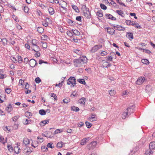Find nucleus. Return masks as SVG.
<instances>
[{
	"mask_svg": "<svg viewBox=\"0 0 155 155\" xmlns=\"http://www.w3.org/2000/svg\"><path fill=\"white\" fill-rule=\"evenodd\" d=\"M125 23L127 25H132V21L130 20H126Z\"/></svg>",
	"mask_w": 155,
	"mask_h": 155,
	"instance_id": "a18cd8bd",
	"label": "nucleus"
},
{
	"mask_svg": "<svg viewBox=\"0 0 155 155\" xmlns=\"http://www.w3.org/2000/svg\"><path fill=\"white\" fill-rule=\"evenodd\" d=\"M41 150L44 152H46L48 150V148L47 147L45 146H42L41 147Z\"/></svg>",
	"mask_w": 155,
	"mask_h": 155,
	"instance_id": "603ef678",
	"label": "nucleus"
},
{
	"mask_svg": "<svg viewBox=\"0 0 155 155\" xmlns=\"http://www.w3.org/2000/svg\"><path fill=\"white\" fill-rule=\"evenodd\" d=\"M12 18L16 22H18L19 20L18 19L17 17L15 15H12Z\"/></svg>",
	"mask_w": 155,
	"mask_h": 155,
	"instance_id": "de8ad7c7",
	"label": "nucleus"
},
{
	"mask_svg": "<svg viewBox=\"0 0 155 155\" xmlns=\"http://www.w3.org/2000/svg\"><path fill=\"white\" fill-rule=\"evenodd\" d=\"M53 143H52L51 142L47 144V146L48 147H50L51 148H54V146L53 145Z\"/></svg>",
	"mask_w": 155,
	"mask_h": 155,
	"instance_id": "58836bf2",
	"label": "nucleus"
},
{
	"mask_svg": "<svg viewBox=\"0 0 155 155\" xmlns=\"http://www.w3.org/2000/svg\"><path fill=\"white\" fill-rule=\"evenodd\" d=\"M142 62L144 64H148L149 62L148 60L147 59H143L141 60Z\"/></svg>",
	"mask_w": 155,
	"mask_h": 155,
	"instance_id": "7c9ffc66",
	"label": "nucleus"
},
{
	"mask_svg": "<svg viewBox=\"0 0 155 155\" xmlns=\"http://www.w3.org/2000/svg\"><path fill=\"white\" fill-rule=\"evenodd\" d=\"M37 30L38 32L40 33H42L44 32V29L41 27H38Z\"/></svg>",
	"mask_w": 155,
	"mask_h": 155,
	"instance_id": "a878e982",
	"label": "nucleus"
},
{
	"mask_svg": "<svg viewBox=\"0 0 155 155\" xmlns=\"http://www.w3.org/2000/svg\"><path fill=\"white\" fill-rule=\"evenodd\" d=\"M8 150L10 152H12V151H13V148H12V147L11 146V145L8 146Z\"/></svg>",
	"mask_w": 155,
	"mask_h": 155,
	"instance_id": "e2e57ef3",
	"label": "nucleus"
},
{
	"mask_svg": "<svg viewBox=\"0 0 155 155\" xmlns=\"http://www.w3.org/2000/svg\"><path fill=\"white\" fill-rule=\"evenodd\" d=\"M107 31L109 34L113 35L115 33V30L113 28H107Z\"/></svg>",
	"mask_w": 155,
	"mask_h": 155,
	"instance_id": "9d476101",
	"label": "nucleus"
},
{
	"mask_svg": "<svg viewBox=\"0 0 155 155\" xmlns=\"http://www.w3.org/2000/svg\"><path fill=\"white\" fill-rule=\"evenodd\" d=\"M82 9H83V12L86 11H88V10H89V9L88 8H87L86 6L84 5H82Z\"/></svg>",
	"mask_w": 155,
	"mask_h": 155,
	"instance_id": "c9c22d12",
	"label": "nucleus"
},
{
	"mask_svg": "<svg viewBox=\"0 0 155 155\" xmlns=\"http://www.w3.org/2000/svg\"><path fill=\"white\" fill-rule=\"evenodd\" d=\"M0 141L1 143L3 144H4L5 143V141L4 140V139L3 138V137L2 136H1L0 137Z\"/></svg>",
	"mask_w": 155,
	"mask_h": 155,
	"instance_id": "6e6d98bb",
	"label": "nucleus"
},
{
	"mask_svg": "<svg viewBox=\"0 0 155 155\" xmlns=\"http://www.w3.org/2000/svg\"><path fill=\"white\" fill-rule=\"evenodd\" d=\"M127 37L128 38L130 39V38H131V40L134 38V36L133 34L132 33L127 32Z\"/></svg>",
	"mask_w": 155,
	"mask_h": 155,
	"instance_id": "6ab92c4d",
	"label": "nucleus"
},
{
	"mask_svg": "<svg viewBox=\"0 0 155 155\" xmlns=\"http://www.w3.org/2000/svg\"><path fill=\"white\" fill-rule=\"evenodd\" d=\"M90 139L89 137L84 138L81 140V144L82 145H84L87 142L89 139Z\"/></svg>",
	"mask_w": 155,
	"mask_h": 155,
	"instance_id": "f8f14e48",
	"label": "nucleus"
},
{
	"mask_svg": "<svg viewBox=\"0 0 155 155\" xmlns=\"http://www.w3.org/2000/svg\"><path fill=\"white\" fill-rule=\"evenodd\" d=\"M100 6L102 9L105 10L107 9V7L106 6L103 4L101 3L100 4Z\"/></svg>",
	"mask_w": 155,
	"mask_h": 155,
	"instance_id": "37998d69",
	"label": "nucleus"
},
{
	"mask_svg": "<svg viewBox=\"0 0 155 155\" xmlns=\"http://www.w3.org/2000/svg\"><path fill=\"white\" fill-rule=\"evenodd\" d=\"M76 79L74 77H71L67 80V84L71 85V87H73L76 84Z\"/></svg>",
	"mask_w": 155,
	"mask_h": 155,
	"instance_id": "f03ea898",
	"label": "nucleus"
},
{
	"mask_svg": "<svg viewBox=\"0 0 155 155\" xmlns=\"http://www.w3.org/2000/svg\"><path fill=\"white\" fill-rule=\"evenodd\" d=\"M19 118V117L17 116H15L14 117L12 118V120L14 122H15Z\"/></svg>",
	"mask_w": 155,
	"mask_h": 155,
	"instance_id": "13d9d810",
	"label": "nucleus"
},
{
	"mask_svg": "<svg viewBox=\"0 0 155 155\" xmlns=\"http://www.w3.org/2000/svg\"><path fill=\"white\" fill-rule=\"evenodd\" d=\"M18 62L21 63L22 61V58L21 56H18Z\"/></svg>",
	"mask_w": 155,
	"mask_h": 155,
	"instance_id": "69168bd1",
	"label": "nucleus"
},
{
	"mask_svg": "<svg viewBox=\"0 0 155 155\" xmlns=\"http://www.w3.org/2000/svg\"><path fill=\"white\" fill-rule=\"evenodd\" d=\"M78 81L80 83L83 84H85L86 83L85 81V80L84 79H78Z\"/></svg>",
	"mask_w": 155,
	"mask_h": 155,
	"instance_id": "c756f323",
	"label": "nucleus"
},
{
	"mask_svg": "<svg viewBox=\"0 0 155 155\" xmlns=\"http://www.w3.org/2000/svg\"><path fill=\"white\" fill-rule=\"evenodd\" d=\"M84 16L88 19H90L91 17V13L89 10L84 11L83 12Z\"/></svg>",
	"mask_w": 155,
	"mask_h": 155,
	"instance_id": "0eeeda50",
	"label": "nucleus"
},
{
	"mask_svg": "<svg viewBox=\"0 0 155 155\" xmlns=\"http://www.w3.org/2000/svg\"><path fill=\"white\" fill-rule=\"evenodd\" d=\"M128 112L129 111L127 110L126 111H125L122 114V119H125L127 116H129L128 114L129 113Z\"/></svg>",
	"mask_w": 155,
	"mask_h": 155,
	"instance_id": "2eb2a0df",
	"label": "nucleus"
},
{
	"mask_svg": "<svg viewBox=\"0 0 155 155\" xmlns=\"http://www.w3.org/2000/svg\"><path fill=\"white\" fill-rule=\"evenodd\" d=\"M145 80V78L144 77H140L137 80L136 84L140 85L143 83Z\"/></svg>",
	"mask_w": 155,
	"mask_h": 155,
	"instance_id": "423d86ee",
	"label": "nucleus"
},
{
	"mask_svg": "<svg viewBox=\"0 0 155 155\" xmlns=\"http://www.w3.org/2000/svg\"><path fill=\"white\" fill-rule=\"evenodd\" d=\"M132 25L137 28L140 29L141 28V27L139 25V24L135 21L134 22V21H132Z\"/></svg>",
	"mask_w": 155,
	"mask_h": 155,
	"instance_id": "ddd939ff",
	"label": "nucleus"
},
{
	"mask_svg": "<svg viewBox=\"0 0 155 155\" xmlns=\"http://www.w3.org/2000/svg\"><path fill=\"white\" fill-rule=\"evenodd\" d=\"M97 15L99 17H101L103 16V14L101 12H97Z\"/></svg>",
	"mask_w": 155,
	"mask_h": 155,
	"instance_id": "680f3d73",
	"label": "nucleus"
},
{
	"mask_svg": "<svg viewBox=\"0 0 155 155\" xmlns=\"http://www.w3.org/2000/svg\"><path fill=\"white\" fill-rule=\"evenodd\" d=\"M48 12L51 15H52L54 14V12L53 8L49 7L48 9Z\"/></svg>",
	"mask_w": 155,
	"mask_h": 155,
	"instance_id": "4be33fe9",
	"label": "nucleus"
},
{
	"mask_svg": "<svg viewBox=\"0 0 155 155\" xmlns=\"http://www.w3.org/2000/svg\"><path fill=\"white\" fill-rule=\"evenodd\" d=\"M111 65V64L109 63L108 62L104 61L103 64V66L104 67L108 68L110 67Z\"/></svg>",
	"mask_w": 155,
	"mask_h": 155,
	"instance_id": "f3484780",
	"label": "nucleus"
},
{
	"mask_svg": "<svg viewBox=\"0 0 155 155\" xmlns=\"http://www.w3.org/2000/svg\"><path fill=\"white\" fill-rule=\"evenodd\" d=\"M35 81L36 83H39L41 81V80L39 77H37L35 79Z\"/></svg>",
	"mask_w": 155,
	"mask_h": 155,
	"instance_id": "3c124183",
	"label": "nucleus"
},
{
	"mask_svg": "<svg viewBox=\"0 0 155 155\" xmlns=\"http://www.w3.org/2000/svg\"><path fill=\"white\" fill-rule=\"evenodd\" d=\"M42 43V47L45 48H46L47 47V44L46 42L41 41V42Z\"/></svg>",
	"mask_w": 155,
	"mask_h": 155,
	"instance_id": "c03bdc74",
	"label": "nucleus"
},
{
	"mask_svg": "<svg viewBox=\"0 0 155 155\" xmlns=\"http://www.w3.org/2000/svg\"><path fill=\"white\" fill-rule=\"evenodd\" d=\"M72 31H73V35H79L80 34V32L77 30H72Z\"/></svg>",
	"mask_w": 155,
	"mask_h": 155,
	"instance_id": "cd10ccee",
	"label": "nucleus"
},
{
	"mask_svg": "<svg viewBox=\"0 0 155 155\" xmlns=\"http://www.w3.org/2000/svg\"><path fill=\"white\" fill-rule=\"evenodd\" d=\"M32 49L34 51L37 52H38L40 51V49L39 48V46L37 45L33 46Z\"/></svg>",
	"mask_w": 155,
	"mask_h": 155,
	"instance_id": "dca6fc26",
	"label": "nucleus"
},
{
	"mask_svg": "<svg viewBox=\"0 0 155 155\" xmlns=\"http://www.w3.org/2000/svg\"><path fill=\"white\" fill-rule=\"evenodd\" d=\"M149 148L150 150L155 149V142H152L149 144Z\"/></svg>",
	"mask_w": 155,
	"mask_h": 155,
	"instance_id": "4468645a",
	"label": "nucleus"
},
{
	"mask_svg": "<svg viewBox=\"0 0 155 155\" xmlns=\"http://www.w3.org/2000/svg\"><path fill=\"white\" fill-rule=\"evenodd\" d=\"M39 113L42 115H44L46 114V112L44 110H40L39 111Z\"/></svg>",
	"mask_w": 155,
	"mask_h": 155,
	"instance_id": "c85d7f7f",
	"label": "nucleus"
},
{
	"mask_svg": "<svg viewBox=\"0 0 155 155\" xmlns=\"http://www.w3.org/2000/svg\"><path fill=\"white\" fill-rule=\"evenodd\" d=\"M135 105H130V106H129L127 109V110L129 111L130 109H131L132 108L133 109L135 107Z\"/></svg>",
	"mask_w": 155,
	"mask_h": 155,
	"instance_id": "052dcab7",
	"label": "nucleus"
},
{
	"mask_svg": "<svg viewBox=\"0 0 155 155\" xmlns=\"http://www.w3.org/2000/svg\"><path fill=\"white\" fill-rule=\"evenodd\" d=\"M73 52L78 55H81V51L77 49L74 50Z\"/></svg>",
	"mask_w": 155,
	"mask_h": 155,
	"instance_id": "a19ab883",
	"label": "nucleus"
},
{
	"mask_svg": "<svg viewBox=\"0 0 155 155\" xmlns=\"http://www.w3.org/2000/svg\"><path fill=\"white\" fill-rule=\"evenodd\" d=\"M102 46L101 45H97L93 47L91 50V53H94L96 52L99 49L101 48Z\"/></svg>",
	"mask_w": 155,
	"mask_h": 155,
	"instance_id": "39448f33",
	"label": "nucleus"
},
{
	"mask_svg": "<svg viewBox=\"0 0 155 155\" xmlns=\"http://www.w3.org/2000/svg\"><path fill=\"white\" fill-rule=\"evenodd\" d=\"M63 131V129H57L56 130H55L54 131V133L55 134H58V133H60Z\"/></svg>",
	"mask_w": 155,
	"mask_h": 155,
	"instance_id": "ea45409f",
	"label": "nucleus"
},
{
	"mask_svg": "<svg viewBox=\"0 0 155 155\" xmlns=\"http://www.w3.org/2000/svg\"><path fill=\"white\" fill-rule=\"evenodd\" d=\"M42 24L43 26L45 27H47L48 26V21H42Z\"/></svg>",
	"mask_w": 155,
	"mask_h": 155,
	"instance_id": "bf43d9fd",
	"label": "nucleus"
},
{
	"mask_svg": "<svg viewBox=\"0 0 155 155\" xmlns=\"http://www.w3.org/2000/svg\"><path fill=\"white\" fill-rule=\"evenodd\" d=\"M96 115L95 114H91V115L88 119V120L91 121H94L97 120V118L95 117Z\"/></svg>",
	"mask_w": 155,
	"mask_h": 155,
	"instance_id": "1a4fd4ad",
	"label": "nucleus"
},
{
	"mask_svg": "<svg viewBox=\"0 0 155 155\" xmlns=\"http://www.w3.org/2000/svg\"><path fill=\"white\" fill-rule=\"evenodd\" d=\"M86 100L84 97H82L78 100V102L80 104H84L86 101Z\"/></svg>",
	"mask_w": 155,
	"mask_h": 155,
	"instance_id": "aec40b11",
	"label": "nucleus"
},
{
	"mask_svg": "<svg viewBox=\"0 0 155 155\" xmlns=\"http://www.w3.org/2000/svg\"><path fill=\"white\" fill-rule=\"evenodd\" d=\"M85 123L86 124V125L87 127L88 128H91L92 125V124H91L89 122H87V121H86L85 122Z\"/></svg>",
	"mask_w": 155,
	"mask_h": 155,
	"instance_id": "4c0bfd02",
	"label": "nucleus"
},
{
	"mask_svg": "<svg viewBox=\"0 0 155 155\" xmlns=\"http://www.w3.org/2000/svg\"><path fill=\"white\" fill-rule=\"evenodd\" d=\"M70 99L68 97H67L64 99L63 100V102L67 104L70 101Z\"/></svg>",
	"mask_w": 155,
	"mask_h": 155,
	"instance_id": "e433bc0d",
	"label": "nucleus"
},
{
	"mask_svg": "<svg viewBox=\"0 0 155 155\" xmlns=\"http://www.w3.org/2000/svg\"><path fill=\"white\" fill-rule=\"evenodd\" d=\"M25 154L29 155L32 152L30 148L29 147L25 148L24 150Z\"/></svg>",
	"mask_w": 155,
	"mask_h": 155,
	"instance_id": "9b49d317",
	"label": "nucleus"
},
{
	"mask_svg": "<svg viewBox=\"0 0 155 155\" xmlns=\"http://www.w3.org/2000/svg\"><path fill=\"white\" fill-rule=\"evenodd\" d=\"M12 106L10 104H9V106H8L6 108V110H7L8 111V112H9L12 110Z\"/></svg>",
	"mask_w": 155,
	"mask_h": 155,
	"instance_id": "09e8293b",
	"label": "nucleus"
},
{
	"mask_svg": "<svg viewBox=\"0 0 155 155\" xmlns=\"http://www.w3.org/2000/svg\"><path fill=\"white\" fill-rule=\"evenodd\" d=\"M51 97H53L55 100H56L57 98V96H56V94L54 93H51Z\"/></svg>",
	"mask_w": 155,
	"mask_h": 155,
	"instance_id": "4d7b16f0",
	"label": "nucleus"
},
{
	"mask_svg": "<svg viewBox=\"0 0 155 155\" xmlns=\"http://www.w3.org/2000/svg\"><path fill=\"white\" fill-rule=\"evenodd\" d=\"M23 142L25 145H27L29 144L30 141L28 139L25 138Z\"/></svg>",
	"mask_w": 155,
	"mask_h": 155,
	"instance_id": "72a5a7b5",
	"label": "nucleus"
},
{
	"mask_svg": "<svg viewBox=\"0 0 155 155\" xmlns=\"http://www.w3.org/2000/svg\"><path fill=\"white\" fill-rule=\"evenodd\" d=\"M38 42V41L35 39H33L32 40V43L33 46H34L37 45V44Z\"/></svg>",
	"mask_w": 155,
	"mask_h": 155,
	"instance_id": "f704fd0d",
	"label": "nucleus"
},
{
	"mask_svg": "<svg viewBox=\"0 0 155 155\" xmlns=\"http://www.w3.org/2000/svg\"><path fill=\"white\" fill-rule=\"evenodd\" d=\"M25 115L26 117H29L32 116V114L30 112L27 111L25 113Z\"/></svg>",
	"mask_w": 155,
	"mask_h": 155,
	"instance_id": "79ce46f5",
	"label": "nucleus"
},
{
	"mask_svg": "<svg viewBox=\"0 0 155 155\" xmlns=\"http://www.w3.org/2000/svg\"><path fill=\"white\" fill-rule=\"evenodd\" d=\"M75 93V91H74L72 92V93L71 94V97H74L77 94L76 93H75V94H74V93Z\"/></svg>",
	"mask_w": 155,
	"mask_h": 155,
	"instance_id": "338daca9",
	"label": "nucleus"
},
{
	"mask_svg": "<svg viewBox=\"0 0 155 155\" xmlns=\"http://www.w3.org/2000/svg\"><path fill=\"white\" fill-rule=\"evenodd\" d=\"M97 145L96 141H93L89 144L87 146V148L89 150H93Z\"/></svg>",
	"mask_w": 155,
	"mask_h": 155,
	"instance_id": "7ed1b4c3",
	"label": "nucleus"
},
{
	"mask_svg": "<svg viewBox=\"0 0 155 155\" xmlns=\"http://www.w3.org/2000/svg\"><path fill=\"white\" fill-rule=\"evenodd\" d=\"M151 87L149 86H147L146 87V90L148 91H150L151 90Z\"/></svg>",
	"mask_w": 155,
	"mask_h": 155,
	"instance_id": "774afa93",
	"label": "nucleus"
},
{
	"mask_svg": "<svg viewBox=\"0 0 155 155\" xmlns=\"http://www.w3.org/2000/svg\"><path fill=\"white\" fill-rule=\"evenodd\" d=\"M153 150L150 149L147 150L146 152V154H149V155H150V154L152 153L153 152Z\"/></svg>",
	"mask_w": 155,
	"mask_h": 155,
	"instance_id": "864d4df0",
	"label": "nucleus"
},
{
	"mask_svg": "<svg viewBox=\"0 0 155 155\" xmlns=\"http://www.w3.org/2000/svg\"><path fill=\"white\" fill-rule=\"evenodd\" d=\"M49 120H44L43 121H42L41 122V124H43V126H44L45 124H48L49 123Z\"/></svg>",
	"mask_w": 155,
	"mask_h": 155,
	"instance_id": "49530a36",
	"label": "nucleus"
},
{
	"mask_svg": "<svg viewBox=\"0 0 155 155\" xmlns=\"http://www.w3.org/2000/svg\"><path fill=\"white\" fill-rule=\"evenodd\" d=\"M29 64L31 67L34 68L37 65L38 63L34 59H31L29 61Z\"/></svg>",
	"mask_w": 155,
	"mask_h": 155,
	"instance_id": "20e7f679",
	"label": "nucleus"
},
{
	"mask_svg": "<svg viewBox=\"0 0 155 155\" xmlns=\"http://www.w3.org/2000/svg\"><path fill=\"white\" fill-rule=\"evenodd\" d=\"M71 7L73 9H74L76 12L77 13L79 12V10L78 8L76 6L73 5H72Z\"/></svg>",
	"mask_w": 155,
	"mask_h": 155,
	"instance_id": "5701e85b",
	"label": "nucleus"
},
{
	"mask_svg": "<svg viewBox=\"0 0 155 155\" xmlns=\"http://www.w3.org/2000/svg\"><path fill=\"white\" fill-rule=\"evenodd\" d=\"M71 110L77 112L80 109L78 107L73 106L71 107Z\"/></svg>",
	"mask_w": 155,
	"mask_h": 155,
	"instance_id": "b1692460",
	"label": "nucleus"
},
{
	"mask_svg": "<svg viewBox=\"0 0 155 155\" xmlns=\"http://www.w3.org/2000/svg\"><path fill=\"white\" fill-rule=\"evenodd\" d=\"M109 94L111 96H114L115 94V91L113 90H111L109 91Z\"/></svg>",
	"mask_w": 155,
	"mask_h": 155,
	"instance_id": "473e14b6",
	"label": "nucleus"
},
{
	"mask_svg": "<svg viewBox=\"0 0 155 155\" xmlns=\"http://www.w3.org/2000/svg\"><path fill=\"white\" fill-rule=\"evenodd\" d=\"M144 51L146 53H147L149 54H150L151 53V51L148 49H143Z\"/></svg>",
	"mask_w": 155,
	"mask_h": 155,
	"instance_id": "0e129e2a",
	"label": "nucleus"
},
{
	"mask_svg": "<svg viewBox=\"0 0 155 155\" xmlns=\"http://www.w3.org/2000/svg\"><path fill=\"white\" fill-rule=\"evenodd\" d=\"M114 27L115 29L116 28L117 30L119 31H121L123 30L122 28H123L122 26L120 25H114L113 26Z\"/></svg>",
	"mask_w": 155,
	"mask_h": 155,
	"instance_id": "a211bd4d",
	"label": "nucleus"
},
{
	"mask_svg": "<svg viewBox=\"0 0 155 155\" xmlns=\"http://www.w3.org/2000/svg\"><path fill=\"white\" fill-rule=\"evenodd\" d=\"M84 57H81L74 60V64L76 67H80L82 66L85 63L84 61Z\"/></svg>",
	"mask_w": 155,
	"mask_h": 155,
	"instance_id": "f257e3e1",
	"label": "nucleus"
},
{
	"mask_svg": "<svg viewBox=\"0 0 155 155\" xmlns=\"http://www.w3.org/2000/svg\"><path fill=\"white\" fill-rule=\"evenodd\" d=\"M12 91V90L11 88H7L5 89V91L6 93L7 94H9Z\"/></svg>",
	"mask_w": 155,
	"mask_h": 155,
	"instance_id": "5fc2aeb1",
	"label": "nucleus"
},
{
	"mask_svg": "<svg viewBox=\"0 0 155 155\" xmlns=\"http://www.w3.org/2000/svg\"><path fill=\"white\" fill-rule=\"evenodd\" d=\"M66 33L67 35L70 37H72L74 35L73 31H67Z\"/></svg>",
	"mask_w": 155,
	"mask_h": 155,
	"instance_id": "bb28decb",
	"label": "nucleus"
},
{
	"mask_svg": "<svg viewBox=\"0 0 155 155\" xmlns=\"http://www.w3.org/2000/svg\"><path fill=\"white\" fill-rule=\"evenodd\" d=\"M117 2L120 5L124 6V7H126V5L123 3L120 0H116Z\"/></svg>",
	"mask_w": 155,
	"mask_h": 155,
	"instance_id": "8fccbe9b",
	"label": "nucleus"
},
{
	"mask_svg": "<svg viewBox=\"0 0 155 155\" xmlns=\"http://www.w3.org/2000/svg\"><path fill=\"white\" fill-rule=\"evenodd\" d=\"M105 17L106 18L110 19L112 20L115 21L116 20V18L110 14H105Z\"/></svg>",
	"mask_w": 155,
	"mask_h": 155,
	"instance_id": "6e6552de",
	"label": "nucleus"
},
{
	"mask_svg": "<svg viewBox=\"0 0 155 155\" xmlns=\"http://www.w3.org/2000/svg\"><path fill=\"white\" fill-rule=\"evenodd\" d=\"M64 145V143H63L62 141L58 142L57 145V147L58 148L62 147H63V145Z\"/></svg>",
	"mask_w": 155,
	"mask_h": 155,
	"instance_id": "412c9836",
	"label": "nucleus"
},
{
	"mask_svg": "<svg viewBox=\"0 0 155 155\" xmlns=\"http://www.w3.org/2000/svg\"><path fill=\"white\" fill-rule=\"evenodd\" d=\"M20 149V148L18 147H14V150L15 152V153H16L17 154L18 153H19V150Z\"/></svg>",
	"mask_w": 155,
	"mask_h": 155,
	"instance_id": "393cba45",
	"label": "nucleus"
},
{
	"mask_svg": "<svg viewBox=\"0 0 155 155\" xmlns=\"http://www.w3.org/2000/svg\"><path fill=\"white\" fill-rule=\"evenodd\" d=\"M116 12L120 15L122 17L123 16L124 12L121 10H117Z\"/></svg>",
	"mask_w": 155,
	"mask_h": 155,
	"instance_id": "2f4dec72",
	"label": "nucleus"
}]
</instances>
